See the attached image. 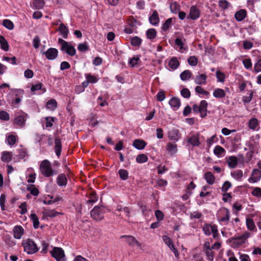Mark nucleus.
Masks as SVG:
<instances>
[{"instance_id":"nucleus-32","label":"nucleus","mask_w":261,"mask_h":261,"mask_svg":"<svg viewBox=\"0 0 261 261\" xmlns=\"http://www.w3.org/2000/svg\"><path fill=\"white\" fill-rule=\"evenodd\" d=\"M27 190L30 192V193L34 196H37L39 194V190L35 187L34 185H29L27 186Z\"/></svg>"},{"instance_id":"nucleus-14","label":"nucleus","mask_w":261,"mask_h":261,"mask_svg":"<svg viewBox=\"0 0 261 261\" xmlns=\"http://www.w3.org/2000/svg\"><path fill=\"white\" fill-rule=\"evenodd\" d=\"M168 137L171 140L177 141L180 138V134L178 130L171 129L168 132Z\"/></svg>"},{"instance_id":"nucleus-62","label":"nucleus","mask_w":261,"mask_h":261,"mask_svg":"<svg viewBox=\"0 0 261 261\" xmlns=\"http://www.w3.org/2000/svg\"><path fill=\"white\" fill-rule=\"evenodd\" d=\"M231 186V183L228 181H226L223 184V185L221 188L222 191L226 192L229 188Z\"/></svg>"},{"instance_id":"nucleus-50","label":"nucleus","mask_w":261,"mask_h":261,"mask_svg":"<svg viewBox=\"0 0 261 261\" xmlns=\"http://www.w3.org/2000/svg\"><path fill=\"white\" fill-rule=\"evenodd\" d=\"M141 39L138 37H134L131 39V44L134 46H139L141 43Z\"/></svg>"},{"instance_id":"nucleus-4","label":"nucleus","mask_w":261,"mask_h":261,"mask_svg":"<svg viewBox=\"0 0 261 261\" xmlns=\"http://www.w3.org/2000/svg\"><path fill=\"white\" fill-rule=\"evenodd\" d=\"M40 169L42 174L46 177H49L53 174V170L51 168L50 162L45 160L43 161L40 165Z\"/></svg>"},{"instance_id":"nucleus-57","label":"nucleus","mask_w":261,"mask_h":261,"mask_svg":"<svg viewBox=\"0 0 261 261\" xmlns=\"http://www.w3.org/2000/svg\"><path fill=\"white\" fill-rule=\"evenodd\" d=\"M200 107L203 113H206L207 102L206 100H202L200 103Z\"/></svg>"},{"instance_id":"nucleus-5","label":"nucleus","mask_w":261,"mask_h":261,"mask_svg":"<svg viewBox=\"0 0 261 261\" xmlns=\"http://www.w3.org/2000/svg\"><path fill=\"white\" fill-rule=\"evenodd\" d=\"M51 256L56 258L57 261H65V255L64 250L60 247H54L50 251Z\"/></svg>"},{"instance_id":"nucleus-23","label":"nucleus","mask_w":261,"mask_h":261,"mask_svg":"<svg viewBox=\"0 0 261 261\" xmlns=\"http://www.w3.org/2000/svg\"><path fill=\"white\" fill-rule=\"evenodd\" d=\"M166 149L171 155H173L177 151V145L169 142L167 144Z\"/></svg>"},{"instance_id":"nucleus-51","label":"nucleus","mask_w":261,"mask_h":261,"mask_svg":"<svg viewBox=\"0 0 261 261\" xmlns=\"http://www.w3.org/2000/svg\"><path fill=\"white\" fill-rule=\"evenodd\" d=\"M188 62L190 65L195 66L198 63V60L195 56H191L188 59Z\"/></svg>"},{"instance_id":"nucleus-1","label":"nucleus","mask_w":261,"mask_h":261,"mask_svg":"<svg viewBox=\"0 0 261 261\" xmlns=\"http://www.w3.org/2000/svg\"><path fill=\"white\" fill-rule=\"evenodd\" d=\"M22 245L24 252L29 254H32L38 251L39 249L36 244L31 239L23 241Z\"/></svg>"},{"instance_id":"nucleus-22","label":"nucleus","mask_w":261,"mask_h":261,"mask_svg":"<svg viewBox=\"0 0 261 261\" xmlns=\"http://www.w3.org/2000/svg\"><path fill=\"white\" fill-rule=\"evenodd\" d=\"M169 103L170 105V106L172 108H173L174 110L178 109V108L180 106V100L178 98L175 97L172 98L170 100Z\"/></svg>"},{"instance_id":"nucleus-58","label":"nucleus","mask_w":261,"mask_h":261,"mask_svg":"<svg viewBox=\"0 0 261 261\" xmlns=\"http://www.w3.org/2000/svg\"><path fill=\"white\" fill-rule=\"evenodd\" d=\"M181 95L186 98H188L191 96V93L190 90L187 88H184L181 90Z\"/></svg>"},{"instance_id":"nucleus-27","label":"nucleus","mask_w":261,"mask_h":261,"mask_svg":"<svg viewBox=\"0 0 261 261\" xmlns=\"http://www.w3.org/2000/svg\"><path fill=\"white\" fill-rule=\"evenodd\" d=\"M43 214L44 216L46 217H55L57 216L58 215H59L60 213L59 212H56L55 210H47L44 209V211L43 212Z\"/></svg>"},{"instance_id":"nucleus-13","label":"nucleus","mask_w":261,"mask_h":261,"mask_svg":"<svg viewBox=\"0 0 261 261\" xmlns=\"http://www.w3.org/2000/svg\"><path fill=\"white\" fill-rule=\"evenodd\" d=\"M23 228L21 226H15L13 228V235L15 239H19L23 234Z\"/></svg>"},{"instance_id":"nucleus-53","label":"nucleus","mask_w":261,"mask_h":261,"mask_svg":"<svg viewBox=\"0 0 261 261\" xmlns=\"http://www.w3.org/2000/svg\"><path fill=\"white\" fill-rule=\"evenodd\" d=\"M77 49L80 51L84 52L89 50V48L87 42H84L83 43L79 44L77 46Z\"/></svg>"},{"instance_id":"nucleus-34","label":"nucleus","mask_w":261,"mask_h":261,"mask_svg":"<svg viewBox=\"0 0 261 261\" xmlns=\"http://www.w3.org/2000/svg\"><path fill=\"white\" fill-rule=\"evenodd\" d=\"M33 4L35 9H41L44 7L45 2L44 0H34Z\"/></svg>"},{"instance_id":"nucleus-7","label":"nucleus","mask_w":261,"mask_h":261,"mask_svg":"<svg viewBox=\"0 0 261 261\" xmlns=\"http://www.w3.org/2000/svg\"><path fill=\"white\" fill-rule=\"evenodd\" d=\"M121 238H125L126 243L130 246L133 247L135 245L140 247L141 243L138 242L136 238L132 236L123 235L121 236Z\"/></svg>"},{"instance_id":"nucleus-12","label":"nucleus","mask_w":261,"mask_h":261,"mask_svg":"<svg viewBox=\"0 0 261 261\" xmlns=\"http://www.w3.org/2000/svg\"><path fill=\"white\" fill-rule=\"evenodd\" d=\"M187 142L191 144L193 146H198L200 144L199 135L196 134L189 137L187 140Z\"/></svg>"},{"instance_id":"nucleus-15","label":"nucleus","mask_w":261,"mask_h":261,"mask_svg":"<svg viewBox=\"0 0 261 261\" xmlns=\"http://www.w3.org/2000/svg\"><path fill=\"white\" fill-rule=\"evenodd\" d=\"M238 160L235 156H230L227 159V163L230 168H235L238 165Z\"/></svg>"},{"instance_id":"nucleus-16","label":"nucleus","mask_w":261,"mask_h":261,"mask_svg":"<svg viewBox=\"0 0 261 261\" xmlns=\"http://www.w3.org/2000/svg\"><path fill=\"white\" fill-rule=\"evenodd\" d=\"M146 144V143L144 140L140 139L135 140L133 143V146L139 150L144 149Z\"/></svg>"},{"instance_id":"nucleus-39","label":"nucleus","mask_w":261,"mask_h":261,"mask_svg":"<svg viewBox=\"0 0 261 261\" xmlns=\"http://www.w3.org/2000/svg\"><path fill=\"white\" fill-rule=\"evenodd\" d=\"M170 8L172 13L176 14L179 10L180 6L176 2H173L170 4Z\"/></svg>"},{"instance_id":"nucleus-59","label":"nucleus","mask_w":261,"mask_h":261,"mask_svg":"<svg viewBox=\"0 0 261 261\" xmlns=\"http://www.w3.org/2000/svg\"><path fill=\"white\" fill-rule=\"evenodd\" d=\"M163 240L165 243L169 247H170V246L173 244V241L170 238H169L167 236H163Z\"/></svg>"},{"instance_id":"nucleus-56","label":"nucleus","mask_w":261,"mask_h":261,"mask_svg":"<svg viewBox=\"0 0 261 261\" xmlns=\"http://www.w3.org/2000/svg\"><path fill=\"white\" fill-rule=\"evenodd\" d=\"M193 111L196 113H200L201 114V117L202 118L205 117L206 116V113H203L202 111L201 110L200 107L199 106L197 105H194L193 107Z\"/></svg>"},{"instance_id":"nucleus-49","label":"nucleus","mask_w":261,"mask_h":261,"mask_svg":"<svg viewBox=\"0 0 261 261\" xmlns=\"http://www.w3.org/2000/svg\"><path fill=\"white\" fill-rule=\"evenodd\" d=\"M202 229L206 235H211L212 231V226L210 224H205L202 227Z\"/></svg>"},{"instance_id":"nucleus-63","label":"nucleus","mask_w":261,"mask_h":261,"mask_svg":"<svg viewBox=\"0 0 261 261\" xmlns=\"http://www.w3.org/2000/svg\"><path fill=\"white\" fill-rule=\"evenodd\" d=\"M252 194L256 197H261V189L260 188H255L252 191Z\"/></svg>"},{"instance_id":"nucleus-18","label":"nucleus","mask_w":261,"mask_h":261,"mask_svg":"<svg viewBox=\"0 0 261 261\" xmlns=\"http://www.w3.org/2000/svg\"><path fill=\"white\" fill-rule=\"evenodd\" d=\"M150 23L153 25L157 24L160 21L158 13L156 10L153 11L152 14L149 17V18Z\"/></svg>"},{"instance_id":"nucleus-2","label":"nucleus","mask_w":261,"mask_h":261,"mask_svg":"<svg viewBox=\"0 0 261 261\" xmlns=\"http://www.w3.org/2000/svg\"><path fill=\"white\" fill-rule=\"evenodd\" d=\"M58 43L61 46V50L62 51L65 52L70 56H73L75 55L76 50L75 48L71 45L69 44L68 42L62 38H59L58 39Z\"/></svg>"},{"instance_id":"nucleus-46","label":"nucleus","mask_w":261,"mask_h":261,"mask_svg":"<svg viewBox=\"0 0 261 261\" xmlns=\"http://www.w3.org/2000/svg\"><path fill=\"white\" fill-rule=\"evenodd\" d=\"M225 152V149L219 145L216 146L214 150V153L218 156L222 155Z\"/></svg>"},{"instance_id":"nucleus-28","label":"nucleus","mask_w":261,"mask_h":261,"mask_svg":"<svg viewBox=\"0 0 261 261\" xmlns=\"http://www.w3.org/2000/svg\"><path fill=\"white\" fill-rule=\"evenodd\" d=\"M12 154L9 151H4L2 152L1 159L5 162H9L12 160Z\"/></svg>"},{"instance_id":"nucleus-48","label":"nucleus","mask_w":261,"mask_h":261,"mask_svg":"<svg viewBox=\"0 0 261 261\" xmlns=\"http://www.w3.org/2000/svg\"><path fill=\"white\" fill-rule=\"evenodd\" d=\"M172 19L171 18H168V19H167L162 26V30L164 31H167L169 29V28H170V27L172 23Z\"/></svg>"},{"instance_id":"nucleus-43","label":"nucleus","mask_w":261,"mask_h":261,"mask_svg":"<svg viewBox=\"0 0 261 261\" xmlns=\"http://www.w3.org/2000/svg\"><path fill=\"white\" fill-rule=\"evenodd\" d=\"M204 252H205V253L206 255L207 259L209 261H213L214 256V251H212V249L211 248V249L206 250L204 251Z\"/></svg>"},{"instance_id":"nucleus-35","label":"nucleus","mask_w":261,"mask_h":261,"mask_svg":"<svg viewBox=\"0 0 261 261\" xmlns=\"http://www.w3.org/2000/svg\"><path fill=\"white\" fill-rule=\"evenodd\" d=\"M192 76L191 72L189 70L184 71L180 75V78L182 81H186L191 78Z\"/></svg>"},{"instance_id":"nucleus-25","label":"nucleus","mask_w":261,"mask_h":261,"mask_svg":"<svg viewBox=\"0 0 261 261\" xmlns=\"http://www.w3.org/2000/svg\"><path fill=\"white\" fill-rule=\"evenodd\" d=\"M168 65L171 69H176L179 65V62L175 57L172 58L169 61Z\"/></svg>"},{"instance_id":"nucleus-52","label":"nucleus","mask_w":261,"mask_h":261,"mask_svg":"<svg viewBox=\"0 0 261 261\" xmlns=\"http://www.w3.org/2000/svg\"><path fill=\"white\" fill-rule=\"evenodd\" d=\"M10 119V116L9 114L5 111H0V119L4 121H8Z\"/></svg>"},{"instance_id":"nucleus-38","label":"nucleus","mask_w":261,"mask_h":261,"mask_svg":"<svg viewBox=\"0 0 261 261\" xmlns=\"http://www.w3.org/2000/svg\"><path fill=\"white\" fill-rule=\"evenodd\" d=\"M57 106V102L55 99H51L46 103V107L52 110H55Z\"/></svg>"},{"instance_id":"nucleus-37","label":"nucleus","mask_w":261,"mask_h":261,"mask_svg":"<svg viewBox=\"0 0 261 261\" xmlns=\"http://www.w3.org/2000/svg\"><path fill=\"white\" fill-rule=\"evenodd\" d=\"M146 35L148 39H153L156 36V31L154 29H149L146 32Z\"/></svg>"},{"instance_id":"nucleus-3","label":"nucleus","mask_w":261,"mask_h":261,"mask_svg":"<svg viewBox=\"0 0 261 261\" xmlns=\"http://www.w3.org/2000/svg\"><path fill=\"white\" fill-rule=\"evenodd\" d=\"M105 208L103 206H95L90 212L91 217L97 221H101L104 219Z\"/></svg>"},{"instance_id":"nucleus-47","label":"nucleus","mask_w":261,"mask_h":261,"mask_svg":"<svg viewBox=\"0 0 261 261\" xmlns=\"http://www.w3.org/2000/svg\"><path fill=\"white\" fill-rule=\"evenodd\" d=\"M118 173L119 174L120 177L122 180H126L128 178V173L127 170L125 169H120L119 170Z\"/></svg>"},{"instance_id":"nucleus-30","label":"nucleus","mask_w":261,"mask_h":261,"mask_svg":"<svg viewBox=\"0 0 261 261\" xmlns=\"http://www.w3.org/2000/svg\"><path fill=\"white\" fill-rule=\"evenodd\" d=\"M221 213L224 215V217L220 218V221L222 222L228 221L229 220V211L227 208H224L221 210Z\"/></svg>"},{"instance_id":"nucleus-31","label":"nucleus","mask_w":261,"mask_h":261,"mask_svg":"<svg viewBox=\"0 0 261 261\" xmlns=\"http://www.w3.org/2000/svg\"><path fill=\"white\" fill-rule=\"evenodd\" d=\"M204 178L206 182L210 185H212L214 182L215 177L211 172H206L204 174Z\"/></svg>"},{"instance_id":"nucleus-17","label":"nucleus","mask_w":261,"mask_h":261,"mask_svg":"<svg viewBox=\"0 0 261 261\" xmlns=\"http://www.w3.org/2000/svg\"><path fill=\"white\" fill-rule=\"evenodd\" d=\"M55 150L56 153L58 156H59L62 150V143L61 139L56 138L55 140Z\"/></svg>"},{"instance_id":"nucleus-40","label":"nucleus","mask_w":261,"mask_h":261,"mask_svg":"<svg viewBox=\"0 0 261 261\" xmlns=\"http://www.w3.org/2000/svg\"><path fill=\"white\" fill-rule=\"evenodd\" d=\"M231 176L237 180L240 179L243 175L242 170H238L231 173Z\"/></svg>"},{"instance_id":"nucleus-45","label":"nucleus","mask_w":261,"mask_h":261,"mask_svg":"<svg viewBox=\"0 0 261 261\" xmlns=\"http://www.w3.org/2000/svg\"><path fill=\"white\" fill-rule=\"evenodd\" d=\"M246 225L248 229L250 230H253L255 227L254 221L253 219L251 218L246 219Z\"/></svg>"},{"instance_id":"nucleus-36","label":"nucleus","mask_w":261,"mask_h":261,"mask_svg":"<svg viewBox=\"0 0 261 261\" xmlns=\"http://www.w3.org/2000/svg\"><path fill=\"white\" fill-rule=\"evenodd\" d=\"M30 218L33 221L34 227L35 229L38 228L39 226V221L37 216L35 214H32Z\"/></svg>"},{"instance_id":"nucleus-19","label":"nucleus","mask_w":261,"mask_h":261,"mask_svg":"<svg viewBox=\"0 0 261 261\" xmlns=\"http://www.w3.org/2000/svg\"><path fill=\"white\" fill-rule=\"evenodd\" d=\"M246 11L241 9L237 11L234 15L235 18L239 21H242L246 16Z\"/></svg>"},{"instance_id":"nucleus-9","label":"nucleus","mask_w":261,"mask_h":261,"mask_svg":"<svg viewBox=\"0 0 261 261\" xmlns=\"http://www.w3.org/2000/svg\"><path fill=\"white\" fill-rule=\"evenodd\" d=\"M27 116V114L25 113L16 116L15 118L14 123L21 127H24L25 124Z\"/></svg>"},{"instance_id":"nucleus-21","label":"nucleus","mask_w":261,"mask_h":261,"mask_svg":"<svg viewBox=\"0 0 261 261\" xmlns=\"http://www.w3.org/2000/svg\"><path fill=\"white\" fill-rule=\"evenodd\" d=\"M206 75L205 74H199L196 76L195 82L198 85H202L206 83Z\"/></svg>"},{"instance_id":"nucleus-41","label":"nucleus","mask_w":261,"mask_h":261,"mask_svg":"<svg viewBox=\"0 0 261 261\" xmlns=\"http://www.w3.org/2000/svg\"><path fill=\"white\" fill-rule=\"evenodd\" d=\"M258 124V120L256 118L251 119L248 123V126L250 129H255Z\"/></svg>"},{"instance_id":"nucleus-11","label":"nucleus","mask_w":261,"mask_h":261,"mask_svg":"<svg viewBox=\"0 0 261 261\" xmlns=\"http://www.w3.org/2000/svg\"><path fill=\"white\" fill-rule=\"evenodd\" d=\"M261 177V171L257 169H253L252 174L251 177L249 178V181L250 182L252 181L253 182H256L258 181Z\"/></svg>"},{"instance_id":"nucleus-26","label":"nucleus","mask_w":261,"mask_h":261,"mask_svg":"<svg viewBox=\"0 0 261 261\" xmlns=\"http://www.w3.org/2000/svg\"><path fill=\"white\" fill-rule=\"evenodd\" d=\"M58 31L62 35L63 38H67L68 34V30L67 28L64 23H61L58 30Z\"/></svg>"},{"instance_id":"nucleus-20","label":"nucleus","mask_w":261,"mask_h":261,"mask_svg":"<svg viewBox=\"0 0 261 261\" xmlns=\"http://www.w3.org/2000/svg\"><path fill=\"white\" fill-rule=\"evenodd\" d=\"M57 184L60 186H65L67 183V178L64 174H60L57 179Z\"/></svg>"},{"instance_id":"nucleus-54","label":"nucleus","mask_w":261,"mask_h":261,"mask_svg":"<svg viewBox=\"0 0 261 261\" xmlns=\"http://www.w3.org/2000/svg\"><path fill=\"white\" fill-rule=\"evenodd\" d=\"M16 141V136L13 135H9L7 138L8 144L11 146L15 144Z\"/></svg>"},{"instance_id":"nucleus-24","label":"nucleus","mask_w":261,"mask_h":261,"mask_svg":"<svg viewBox=\"0 0 261 261\" xmlns=\"http://www.w3.org/2000/svg\"><path fill=\"white\" fill-rule=\"evenodd\" d=\"M213 95L216 98H222L225 96L226 94L224 90L222 89L217 88L214 90Z\"/></svg>"},{"instance_id":"nucleus-42","label":"nucleus","mask_w":261,"mask_h":261,"mask_svg":"<svg viewBox=\"0 0 261 261\" xmlns=\"http://www.w3.org/2000/svg\"><path fill=\"white\" fill-rule=\"evenodd\" d=\"M148 158L145 154H139L136 158V161L139 163H143L147 162Z\"/></svg>"},{"instance_id":"nucleus-64","label":"nucleus","mask_w":261,"mask_h":261,"mask_svg":"<svg viewBox=\"0 0 261 261\" xmlns=\"http://www.w3.org/2000/svg\"><path fill=\"white\" fill-rule=\"evenodd\" d=\"M254 70L256 72L261 71V59L259 60L254 65Z\"/></svg>"},{"instance_id":"nucleus-60","label":"nucleus","mask_w":261,"mask_h":261,"mask_svg":"<svg viewBox=\"0 0 261 261\" xmlns=\"http://www.w3.org/2000/svg\"><path fill=\"white\" fill-rule=\"evenodd\" d=\"M195 91L199 94H201L205 95H208L209 94L208 92L205 91L202 87L199 86L196 87Z\"/></svg>"},{"instance_id":"nucleus-29","label":"nucleus","mask_w":261,"mask_h":261,"mask_svg":"<svg viewBox=\"0 0 261 261\" xmlns=\"http://www.w3.org/2000/svg\"><path fill=\"white\" fill-rule=\"evenodd\" d=\"M0 44L1 47L5 51H8L9 50V44L7 40L4 37V36L0 35Z\"/></svg>"},{"instance_id":"nucleus-44","label":"nucleus","mask_w":261,"mask_h":261,"mask_svg":"<svg viewBox=\"0 0 261 261\" xmlns=\"http://www.w3.org/2000/svg\"><path fill=\"white\" fill-rule=\"evenodd\" d=\"M3 25L9 30H12L14 28L13 23L9 19H5L3 20Z\"/></svg>"},{"instance_id":"nucleus-10","label":"nucleus","mask_w":261,"mask_h":261,"mask_svg":"<svg viewBox=\"0 0 261 261\" xmlns=\"http://www.w3.org/2000/svg\"><path fill=\"white\" fill-rule=\"evenodd\" d=\"M200 15L199 10L194 6L191 7L189 13V17L191 19L195 20L197 19Z\"/></svg>"},{"instance_id":"nucleus-6","label":"nucleus","mask_w":261,"mask_h":261,"mask_svg":"<svg viewBox=\"0 0 261 261\" xmlns=\"http://www.w3.org/2000/svg\"><path fill=\"white\" fill-rule=\"evenodd\" d=\"M250 233L248 232H245L241 236L232 238L231 241L234 247H239L244 243L246 240L249 237Z\"/></svg>"},{"instance_id":"nucleus-8","label":"nucleus","mask_w":261,"mask_h":261,"mask_svg":"<svg viewBox=\"0 0 261 261\" xmlns=\"http://www.w3.org/2000/svg\"><path fill=\"white\" fill-rule=\"evenodd\" d=\"M46 58L49 60L55 59L58 55V50L55 48H49L46 51L43 52Z\"/></svg>"},{"instance_id":"nucleus-61","label":"nucleus","mask_w":261,"mask_h":261,"mask_svg":"<svg viewBox=\"0 0 261 261\" xmlns=\"http://www.w3.org/2000/svg\"><path fill=\"white\" fill-rule=\"evenodd\" d=\"M155 215L157 220L160 221L163 219L164 215L163 213L160 210H156L155 212Z\"/></svg>"},{"instance_id":"nucleus-33","label":"nucleus","mask_w":261,"mask_h":261,"mask_svg":"<svg viewBox=\"0 0 261 261\" xmlns=\"http://www.w3.org/2000/svg\"><path fill=\"white\" fill-rule=\"evenodd\" d=\"M89 199L87 201V203L89 204H93L97 201L98 197L96 196L95 192H91L89 195Z\"/></svg>"},{"instance_id":"nucleus-55","label":"nucleus","mask_w":261,"mask_h":261,"mask_svg":"<svg viewBox=\"0 0 261 261\" xmlns=\"http://www.w3.org/2000/svg\"><path fill=\"white\" fill-rule=\"evenodd\" d=\"M140 61L139 57H134L131 58L128 62V64L131 67H134L136 65L138 64V62Z\"/></svg>"}]
</instances>
